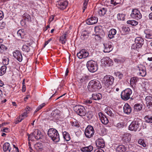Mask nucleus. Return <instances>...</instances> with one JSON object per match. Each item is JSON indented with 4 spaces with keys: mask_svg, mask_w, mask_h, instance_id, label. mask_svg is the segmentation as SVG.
Wrapping results in <instances>:
<instances>
[{
    "mask_svg": "<svg viewBox=\"0 0 152 152\" xmlns=\"http://www.w3.org/2000/svg\"><path fill=\"white\" fill-rule=\"evenodd\" d=\"M101 88L102 86L100 81L97 80H91L88 86V89L91 92L97 91Z\"/></svg>",
    "mask_w": 152,
    "mask_h": 152,
    "instance_id": "f257e3e1",
    "label": "nucleus"
},
{
    "mask_svg": "<svg viewBox=\"0 0 152 152\" xmlns=\"http://www.w3.org/2000/svg\"><path fill=\"white\" fill-rule=\"evenodd\" d=\"M48 135L55 142H58L60 140L59 136L58 131L53 128L49 129Z\"/></svg>",
    "mask_w": 152,
    "mask_h": 152,
    "instance_id": "f03ea898",
    "label": "nucleus"
},
{
    "mask_svg": "<svg viewBox=\"0 0 152 152\" xmlns=\"http://www.w3.org/2000/svg\"><path fill=\"white\" fill-rule=\"evenodd\" d=\"M142 122L140 119L138 118H135L129 126V129L131 131H136L140 126Z\"/></svg>",
    "mask_w": 152,
    "mask_h": 152,
    "instance_id": "7ed1b4c3",
    "label": "nucleus"
},
{
    "mask_svg": "<svg viewBox=\"0 0 152 152\" xmlns=\"http://www.w3.org/2000/svg\"><path fill=\"white\" fill-rule=\"evenodd\" d=\"M86 66L88 70L91 72H95L97 70L98 67L96 63L92 60L88 61Z\"/></svg>",
    "mask_w": 152,
    "mask_h": 152,
    "instance_id": "20e7f679",
    "label": "nucleus"
},
{
    "mask_svg": "<svg viewBox=\"0 0 152 152\" xmlns=\"http://www.w3.org/2000/svg\"><path fill=\"white\" fill-rule=\"evenodd\" d=\"M74 111L80 116H85L86 113L85 107L80 105H76L74 107Z\"/></svg>",
    "mask_w": 152,
    "mask_h": 152,
    "instance_id": "39448f33",
    "label": "nucleus"
},
{
    "mask_svg": "<svg viewBox=\"0 0 152 152\" xmlns=\"http://www.w3.org/2000/svg\"><path fill=\"white\" fill-rule=\"evenodd\" d=\"M114 78L110 75H106L103 78V83L106 87H108L113 83Z\"/></svg>",
    "mask_w": 152,
    "mask_h": 152,
    "instance_id": "423d86ee",
    "label": "nucleus"
},
{
    "mask_svg": "<svg viewBox=\"0 0 152 152\" xmlns=\"http://www.w3.org/2000/svg\"><path fill=\"white\" fill-rule=\"evenodd\" d=\"M132 93V91L129 88H127L123 91L121 93V98L124 100H127L129 99Z\"/></svg>",
    "mask_w": 152,
    "mask_h": 152,
    "instance_id": "0eeeda50",
    "label": "nucleus"
},
{
    "mask_svg": "<svg viewBox=\"0 0 152 152\" xmlns=\"http://www.w3.org/2000/svg\"><path fill=\"white\" fill-rule=\"evenodd\" d=\"M130 16L132 18L137 20H140L142 17V15L140 11L136 9H134L132 10Z\"/></svg>",
    "mask_w": 152,
    "mask_h": 152,
    "instance_id": "6e6552de",
    "label": "nucleus"
},
{
    "mask_svg": "<svg viewBox=\"0 0 152 152\" xmlns=\"http://www.w3.org/2000/svg\"><path fill=\"white\" fill-rule=\"evenodd\" d=\"M94 132L95 131L93 127L89 125L85 130V134L86 137L90 138L93 137Z\"/></svg>",
    "mask_w": 152,
    "mask_h": 152,
    "instance_id": "1a4fd4ad",
    "label": "nucleus"
},
{
    "mask_svg": "<svg viewBox=\"0 0 152 152\" xmlns=\"http://www.w3.org/2000/svg\"><path fill=\"white\" fill-rule=\"evenodd\" d=\"M136 69L138 71V74L139 75L142 77H144L146 75V72L145 68L144 66L140 65L137 67Z\"/></svg>",
    "mask_w": 152,
    "mask_h": 152,
    "instance_id": "9d476101",
    "label": "nucleus"
},
{
    "mask_svg": "<svg viewBox=\"0 0 152 152\" xmlns=\"http://www.w3.org/2000/svg\"><path fill=\"white\" fill-rule=\"evenodd\" d=\"M88 52L85 49H82L77 53V56L80 59L88 57Z\"/></svg>",
    "mask_w": 152,
    "mask_h": 152,
    "instance_id": "9b49d317",
    "label": "nucleus"
},
{
    "mask_svg": "<svg viewBox=\"0 0 152 152\" xmlns=\"http://www.w3.org/2000/svg\"><path fill=\"white\" fill-rule=\"evenodd\" d=\"M101 62L106 66H111L113 65V61L108 57H105L102 59Z\"/></svg>",
    "mask_w": 152,
    "mask_h": 152,
    "instance_id": "f8f14e48",
    "label": "nucleus"
},
{
    "mask_svg": "<svg viewBox=\"0 0 152 152\" xmlns=\"http://www.w3.org/2000/svg\"><path fill=\"white\" fill-rule=\"evenodd\" d=\"M104 51L105 53H109L113 50L112 43L110 42H108L104 44Z\"/></svg>",
    "mask_w": 152,
    "mask_h": 152,
    "instance_id": "ddd939ff",
    "label": "nucleus"
},
{
    "mask_svg": "<svg viewBox=\"0 0 152 152\" xmlns=\"http://www.w3.org/2000/svg\"><path fill=\"white\" fill-rule=\"evenodd\" d=\"M99 115L102 123L104 124H107L109 121L107 117L104 115L102 113L99 112Z\"/></svg>",
    "mask_w": 152,
    "mask_h": 152,
    "instance_id": "4468645a",
    "label": "nucleus"
},
{
    "mask_svg": "<svg viewBox=\"0 0 152 152\" xmlns=\"http://www.w3.org/2000/svg\"><path fill=\"white\" fill-rule=\"evenodd\" d=\"M14 57L18 61L21 62L22 61L23 57L20 52L18 50L15 51L13 53Z\"/></svg>",
    "mask_w": 152,
    "mask_h": 152,
    "instance_id": "2eb2a0df",
    "label": "nucleus"
},
{
    "mask_svg": "<svg viewBox=\"0 0 152 152\" xmlns=\"http://www.w3.org/2000/svg\"><path fill=\"white\" fill-rule=\"evenodd\" d=\"M98 18L96 17H93L88 19L86 20V23L88 25H93L96 23Z\"/></svg>",
    "mask_w": 152,
    "mask_h": 152,
    "instance_id": "dca6fc26",
    "label": "nucleus"
},
{
    "mask_svg": "<svg viewBox=\"0 0 152 152\" xmlns=\"http://www.w3.org/2000/svg\"><path fill=\"white\" fill-rule=\"evenodd\" d=\"M97 147L98 148H103L105 146V142L103 139L99 138L95 142Z\"/></svg>",
    "mask_w": 152,
    "mask_h": 152,
    "instance_id": "f3484780",
    "label": "nucleus"
},
{
    "mask_svg": "<svg viewBox=\"0 0 152 152\" xmlns=\"http://www.w3.org/2000/svg\"><path fill=\"white\" fill-rule=\"evenodd\" d=\"M60 110L56 109L52 111L50 115L56 119H58L60 115Z\"/></svg>",
    "mask_w": 152,
    "mask_h": 152,
    "instance_id": "a211bd4d",
    "label": "nucleus"
},
{
    "mask_svg": "<svg viewBox=\"0 0 152 152\" xmlns=\"http://www.w3.org/2000/svg\"><path fill=\"white\" fill-rule=\"evenodd\" d=\"M146 104L148 108L152 107V96H146L145 98Z\"/></svg>",
    "mask_w": 152,
    "mask_h": 152,
    "instance_id": "6ab92c4d",
    "label": "nucleus"
},
{
    "mask_svg": "<svg viewBox=\"0 0 152 152\" xmlns=\"http://www.w3.org/2000/svg\"><path fill=\"white\" fill-rule=\"evenodd\" d=\"M135 42L137 45V46L141 48L144 43L143 39L140 37H137L135 39Z\"/></svg>",
    "mask_w": 152,
    "mask_h": 152,
    "instance_id": "aec40b11",
    "label": "nucleus"
},
{
    "mask_svg": "<svg viewBox=\"0 0 152 152\" xmlns=\"http://www.w3.org/2000/svg\"><path fill=\"white\" fill-rule=\"evenodd\" d=\"M124 112L126 114H129L131 112V108L128 103H126L123 107Z\"/></svg>",
    "mask_w": 152,
    "mask_h": 152,
    "instance_id": "412c9836",
    "label": "nucleus"
},
{
    "mask_svg": "<svg viewBox=\"0 0 152 152\" xmlns=\"http://www.w3.org/2000/svg\"><path fill=\"white\" fill-rule=\"evenodd\" d=\"M68 4V2L66 1L58 2V4H57V6L60 9L63 10L66 8Z\"/></svg>",
    "mask_w": 152,
    "mask_h": 152,
    "instance_id": "4be33fe9",
    "label": "nucleus"
},
{
    "mask_svg": "<svg viewBox=\"0 0 152 152\" xmlns=\"http://www.w3.org/2000/svg\"><path fill=\"white\" fill-rule=\"evenodd\" d=\"M34 137L37 140H39L42 138V135L41 134V132L38 130H35L33 132Z\"/></svg>",
    "mask_w": 152,
    "mask_h": 152,
    "instance_id": "5701e85b",
    "label": "nucleus"
},
{
    "mask_svg": "<svg viewBox=\"0 0 152 152\" xmlns=\"http://www.w3.org/2000/svg\"><path fill=\"white\" fill-rule=\"evenodd\" d=\"M138 80V78L137 77H133L131 78L130 80V85L132 88L135 87L136 84Z\"/></svg>",
    "mask_w": 152,
    "mask_h": 152,
    "instance_id": "b1692460",
    "label": "nucleus"
},
{
    "mask_svg": "<svg viewBox=\"0 0 152 152\" xmlns=\"http://www.w3.org/2000/svg\"><path fill=\"white\" fill-rule=\"evenodd\" d=\"M93 149V147L90 145L88 146L83 147L81 148V150L82 152H91Z\"/></svg>",
    "mask_w": 152,
    "mask_h": 152,
    "instance_id": "393cba45",
    "label": "nucleus"
},
{
    "mask_svg": "<svg viewBox=\"0 0 152 152\" xmlns=\"http://www.w3.org/2000/svg\"><path fill=\"white\" fill-rule=\"evenodd\" d=\"M101 94L99 93H95L92 94V99L93 100H99L102 98Z\"/></svg>",
    "mask_w": 152,
    "mask_h": 152,
    "instance_id": "a878e982",
    "label": "nucleus"
},
{
    "mask_svg": "<svg viewBox=\"0 0 152 152\" xmlns=\"http://www.w3.org/2000/svg\"><path fill=\"white\" fill-rule=\"evenodd\" d=\"M11 148L10 144L8 142L5 143L3 146V149L4 152H10Z\"/></svg>",
    "mask_w": 152,
    "mask_h": 152,
    "instance_id": "bb28decb",
    "label": "nucleus"
},
{
    "mask_svg": "<svg viewBox=\"0 0 152 152\" xmlns=\"http://www.w3.org/2000/svg\"><path fill=\"white\" fill-rule=\"evenodd\" d=\"M34 148L38 151H42L43 150V146L42 143L38 142L35 144L34 146Z\"/></svg>",
    "mask_w": 152,
    "mask_h": 152,
    "instance_id": "cd10ccee",
    "label": "nucleus"
},
{
    "mask_svg": "<svg viewBox=\"0 0 152 152\" xmlns=\"http://www.w3.org/2000/svg\"><path fill=\"white\" fill-rule=\"evenodd\" d=\"M24 30L23 29H21L19 30L17 33V37L18 39H20L22 38L24 35Z\"/></svg>",
    "mask_w": 152,
    "mask_h": 152,
    "instance_id": "c85d7f7f",
    "label": "nucleus"
},
{
    "mask_svg": "<svg viewBox=\"0 0 152 152\" xmlns=\"http://www.w3.org/2000/svg\"><path fill=\"white\" fill-rule=\"evenodd\" d=\"M145 34V38L147 39H152V31H150L148 30H145L144 31Z\"/></svg>",
    "mask_w": 152,
    "mask_h": 152,
    "instance_id": "c756f323",
    "label": "nucleus"
},
{
    "mask_svg": "<svg viewBox=\"0 0 152 152\" xmlns=\"http://www.w3.org/2000/svg\"><path fill=\"white\" fill-rule=\"evenodd\" d=\"M116 31L115 29H111L109 31L108 37L110 39L113 38L114 37V35L116 34Z\"/></svg>",
    "mask_w": 152,
    "mask_h": 152,
    "instance_id": "7c9ffc66",
    "label": "nucleus"
},
{
    "mask_svg": "<svg viewBox=\"0 0 152 152\" xmlns=\"http://www.w3.org/2000/svg\"><path fill=\"white\" fill-rule=\"evenodd\" d=\"M126 150V148L123 145H119L117 147L116 151L117 152H124Z\"/></svg>",
    "mask_w": 152,
    "mask_h": 152,
    "instance_id": "2f4dec72",
    "label": "nucleus"
},
{
    "mask_svg": "<svg viewBox=\"0 0 152 152\" xmlns=\"http://www.w3.org/2000/svg\"><path fill=\"white\" fill-rule=\"evenodd\" d=\"M95 31L96 33H97V35H103V31L101 28V27L100 28L98 26H96L95 28Z\"/></svg>",
    "mask_w": 152,
    "mask_h": 152,
    "instance_id": "473e14b6",
    "label": "nucleus"
},
{
    "mask_svg": "<svg viewBox=\"0 0 152 152\" xmlns=\"http://www.w3.org/2000/svg\"><path fill=\"white\" fill-rule=\"evenodd\" d=\"M130 30L129 28L127 26H123L121 28L122 34L123 35L126 34Z\"/></svg>",
    "mask_w": 152,
    "mask_h": 152,
    "instance_id": "72a5a7b5",
    "label": "nucleus"
},
{
    "mask_svg": "<svg viewBox=\"0 0 152 152\" xmlns=\"http://www.w3.org/2000/svg\"><path fill=\"white\" fill-rule=\"evenodd\" d=\"M113 109L110 107L106 108L105 110V112L107 114L110 116H113L114 114L112 112Z\"/></svg>",
    "mask_w": 152,
    "mask_h": 152,
    "instance_id": "f704fd0d",
    "label": "nucleus"
},
{
    "mask_svg": "<svg viewBox=\"0 0 152 152\" xmlns=\"http://www.w3.org/2000/svg\"><path fill=\"white\" fill-rule=\"evenodd\" d=\"M63 137L66 141H69L70 139L69 134L67 132L65 131L63 132Z\"/></svg>",
    "mask_w": 152,
    "mask_h": 152,
    "instance_id": "c9c22d12",
    "label": "nucleus"
},
{
    "mask_svg": "<svg viewBox=\"0 0 152 152\" xmlns=\"http://www.w3.org/2000/svg\"><path fill=\"white\" fill-rule=\"evenodd\" d=\"M145 121L148 123H152V115H146L144 118Z\"/></svg>",
    "mask_w": 152,
    "mask_h": 152,
    "instance_id": "e433bc0d",
    "label": "nucleus"
},
{
    "mask_svg": "<svg viewBox=\"0 0 152 152\" xmlns=\"http://www.w3.org/2000/svg\"><path fill=\"white\" fill-rule=\"evenodd\" d=\"M67 34V32H66L64 34L60 37V41L62 44H64L66 42V35Z\"/></svg>",
    "mask_w": 152,
    "mask_h": 152,
    "instance_id": "4c0bfd02",
    "label": "nucleus"
},
{
    "mask_svg": "<svg viewBox=\"0 0 152 152\" xmlns=\"http://www.w3.org/2000/svg\"><path fill=\"white\" fill-rule=\"evenodd\" d=\"M107 11L106 9L104 8L100 9L98 11L99 15L100 16H103L104 15Z\"/></svg>",
    "mask_w": 152,
    "mask_h": 152,
    "instance_id": "58836bf2",
    "label": "nucleus"
},
{
    "mask_svg": "<svg viewBox=\"0 0 152 152\" xmlns=\"http://www.w3.org/2000/svg\"><path fill=\"white\" fill-rule=\"evenodd\" d=\"M142 105L141 104H137L134 105V110L137 111H140L142 108Z\"/></svg>",
    "mask_w": 152,
    "mask_h": 152,
    "instance_id": "ea45409f",
    "label": "nucleus"
},
{
    "mask_svg": "<svg viewBox=\"0 0 152 152\" xmlns=\"http://www.w3.org/2000/svg\"><path fill=\"white\" fill-rule=\"evenodd\" d=\"M7 67L5 66H1L0 69V76H2L6 72Z\"/></svg>",
    "mask_w": 152,
    "mask_h": 152,
    "instance_id": "a19ab883",
    "label": "nucleus"
},
{
    "mask_svg": "<svg viewBox=\"0 0 152 152\" xmlns=\"http://www.w3.org/2000/svg\"><path fill=\"white\" fill-rule=\"evenodd\" d=\"M127 23L128 24L134 26H136L138 24V22L134 20H128L127 21Z\"/></svg>",
    "mask_w": 152,
    "mask_h": 152,
    "instance_id": "79ce46f5",
    "label": "nucleus"
},
{
    "mask_svg": "<svg viewBox=\"0 0 152 152\" xmlns=\"http://www.w3.org/2000/svg\"><path fill=\"white\" fill-rule=\"evenodd\" d=\"M30 48L28 46L26 45H23L22 48V50L23 51L25 52H28L30 50Z\"/></svg>",
    "mask_w": 152,
    "mask_h": 152,
    "instance_id": "37998d69",
    "label": "nucleus"
},
{
    "mask_svg": "<svg viewBox=\"0 0 152 152\" xmlns=\"http://www.w3.org/2000/svg\"><path fill=\"white\" fill-rule=\"evenodd\" d=\"M125 15L124 14H119L117 15V18L119 20H124L125 19Z\"/></svg>",
    "mask_w": 152,
    "mask_h": 152,
    "instance_id": "c03bdc74",
    "label": "nucleus"
},
{
    "mask_svg": "<svg viewBox=\"0 0 152 152\" xmlns=\"http://www.w3.org/2000/svg\"><path fill=\"white\" fill-rule=\"evenodd\" d=\"M138 143L140 145H142L143 147H145L146 146V144L143 140L140 139L138 141Z\"/></svg>",
    "mask_w": 152,
    "mask_h": 152,
    "instance_id": "a18cd8bd",
    "label": "nucleus"
},
{
    "mask_svg": "<svg viewBox=\"0 0 152 152\" xmlns=\"http://www.w3.org/2000/svg\"><path fill=\"white\" fill-rule=\"evenodd\" d=\"M88 0H85V2L83 4V12H84L85 10L87 8V6L88 4Z\"/></svg>",
    "mask_w": 152,
    "mask_h": 152,
    "instance_id": "49530a36",
    "label": "nucleus"
},
{
    "mask_svg": "<svg viewBox=\"0 0 152 152\" xmlns=\"http://www.w3.org/2000/svg\"><path fill=\"white\" fill-rule=\"evenodd\" d=\"M9 59L8 58H5L3 59L2 63L5 65H7L9 64Z\"/></svg>",
    "mask_w": 152,
    "mask_h": 152,
    "instance_id": "de8ad7c7",
    "label": "nucleus"
},
{
    "mask_svg": "<svg viewBox=\"0 0 152 152\" xmlns=\"http://www.w3.org/2000/svg\"><path fill=\"white\" fill-rule=\"evenodd\" d=\"M137 44L135 42L134 44H133L131 47V48L132 49L136 50H138V49L140 48L139 47L137 46Z\"/></svg>",
    "mask_w": 152,
    "mask_h": 152,
    "instance_id": "09e8293b",
    "label": "nucleus"
},
{
    "mask_svg": "<svg viewBox=\"0 0 152 152\" xmlns=\"http://www.w3.org/2000/svg\"><path fill=\"white\" fill-rule=\"evenodd\" d=\"M111 2L112 4L115 5L116 4L120 3L121 2L119 0H111Z\"/></svg>",
    "mask_w": 152,
    "mask_h": 152,
    "instance_id": "8fccbe9b",
    "label": "nucleus"
},
{
    "mask_svg": "<svg viewBox=\"0 0 152 152\" xmlns=\"http://www.w3.org/2000/svg\"><path fill=\"white\" fill-rule=\"evenodd\" d=\"M7 49V48L4 45H0V52L2 53Z\"/></svg>",
    "mask_w": 152,
    "mask_h": 152,
    "instance_id": "3c124183",
    "label": "nucleus"
},
{
    "mask_svg": "<svg viewBox=\"0 0 152 152\" xmlns=\"http://www.w3.org/2000/svg\"><path fill=\"white\" fill-rule=\"evenodd\" d=\"M88 35L87 34H83L81 35L80 38L83 40H84L88 38Z\"/></svg>",
    "mask_w": 152,
    "mask_h": 152,
    "instance_id": "603ef678",
    "label": "nucleus"
},
{
    "mask_svg": "<svg viewBox=\"0 0 152 152\" xmlns=\"http://www.w3.org/2000/svg\"><path fill=\"white\" fill-rule=\"evenodd\" d=\"M86 79V77H82L79 79V81L80 82L83 83L85 81Z\"/></svg>",
    "mask_w": 152,
    "mask_h": 152,
    "instance_id": "864d4df0",
    "label": "nucleus"
},
{
    "mask_svg": "<svg viewBox=\"0 0 152 152\" xmlns=\"http://www.w3.org/2000/svg\"><path fill=\"white\" fill-rule=\"evenodd\" d=\"M119 59V61L121 63H122L125 60L122 57L119 56L117 57Z\"/></svg>",
    "mask_w": 152,
    "mask_h": 152,
    "instance_id": "5fc2aeb1",
    "label": "nucleus"
},
{
    "mask_svg": "<svg viewBox=\"0 0 152 152\" xmlns=\"http://www.w3.org/2000/svg\"><path fill=\"white\" fill-rule=\"evenodd\" d=\"M34 137V134H33V132L31 133L30 134L28 135V139L29 140H31L32 137Z\"/></svg>",
    "mask_w": 152,
    "mask_h": 152,
    "instance_id": "6e6d98bb",
    "label": "nucleus"
},
{
    "mask_svg": "<svg viewBox=\"0 0 152 152\" xmlns=\"http://www.w3.org/2000/svg\"><path fill=\"white\" fill-rule=\"evenodd\" d=\"M45 105V103H43L42 104H41L39 106L37 107V109L38 110H39L41 109H42L43 107H44Z\"/></svg>",
    "mask_w": 152,
    "mask_h": 152,
    "instance_id": "4d7b16f0",
    "label": "nucleus"
},
{
    "mask_svg": "<svg viewBox=\"0 0 152 152\" xmlns=\"http://www.w3.org/2000/svg\"><path fill=\"white\" fill-rule=\"evenodd\" d=\"M4 17V14L3 12L0 10V20H1Z\"/></svg>",
    "mask_w": 152,
    "mask_h": 152,
    "instance_id": "13d9d810",
    "label": "nucleus"
},
{
    "mask_svg": "<svg viewBox=\"0 0 152 152\" xmlns=\"http://www.w3.org/2000/svg\"><path fill=\"white\" fill-rule=\"evenodd\" d=\"M94 152H104L101 149H97L95 150Z\"/></svg>",
    "mask_w": 152,
    "mask_h": 152,
    "instance_id": "bf43d9fd",
    "label": "nucleus"
},
{
    "mask_svg": "<svg viewBox=\"0 0 152 152\" xmlns=\"http://www.w3.org/2000/svg\"><path fill=\"white\" fill-rule=\"evenodd\" d=\"M32 110L31 108L27 107L26 108V111L27 112H28L29 111H30Z\"/></svg>",
    "mask_w": 152,
    "mask_h": 152,
    "instance_id": "052dcab7",
    "label": "nucleus"
},
{
    "mask_svg": "<svg viewBox=\"0 0 152 152\" xmlns=\"http://www.w3.org/2000/svg\"><path fill=\"white\" fill-rule=\"evenodd\" d=\"M84 103H86V104H87V103L90 104V103H91V102H92V101L91 100H89V99H87V100H85L84 101Z\"/></svg>",
    "mask_w": 152,
    "mask_h": 152,
    "instance_id": "680f3d73",
    "label": "nucleus"
},
{
    "mask_svg": "<svg viewBox=\"0 0 152 152\" xmlns=\"http://www.w3.org/2000/svg\"><path fill=\"white\" fill-rule=\"evenodd\" d=\"M8 129L7 128H3L1 129V131L2 132H7L8 131Z\"/></svg>",
    "mask_w": 152,
    "mask_h": 152,
    "instance_id": "e2e57ef3",
    "label": "nucleus"
},
{
    "mask_svg": "<svg viewBox=\"0 0 152 152\" xmlns=\"http://www.w3.org/2000/svg\"><path fill=\"white\" fill-rule=\"evenodd\" d=\"M113 60L115 62H116L118 63H121L120 61H119V59L117 58H114Z\"/></svg>",
    "mask_w": 152,
    "mask_h": 152,
    "instance_id": "0e129e2a",
    "label": "nucleus"
},
{
    "mask_svg": "<svg viewBox=\"0 0 152 152\" xmlns=\"http://www.w3.org/2000/svg\"><path fill=\"white\" fill-rule=\"evenodd\" d=\"M28 113V112H25L22 115V117H26L27 116V115Z\"/></svg>",
    "mask_w": 152,
    "mask_h": 152,
    "instance_id": "69168bd1",
    "label": "nucleus"
},
{
    "mask_svg": "<svg viewBox=\"0 0 152 152\" xmlns=\"http://www.w3.org/2000/svg\"><path fill=\"white\" fill-rule=\"evenodd\" d=\"M51 40H52V39L50 38V39H49V40H48V41H47L45 42V43L44 47H45L46 45L50 41H51Z\"/></svg>",
    "mask_w": 152,
    "mask_h": 152,
    "instance_id": "338daca9",
    "label": "nucleus"
},
{
    "mask_svg": "<svg viewBox=\"0 0 152 152\" xmlns=\"http://www.w3.org/2000/svg\"><path fill=\"white\" fill-rule=\"evenodd\" d=\"M118 77L120 79L123 76V75L122 74L119 73H118Z\"/></svg>",
    "mask_w": 152,
    "mask_h": 152,
    "instance_id": "774afa93",
    "label": "nucleus"
}]
</instances>
